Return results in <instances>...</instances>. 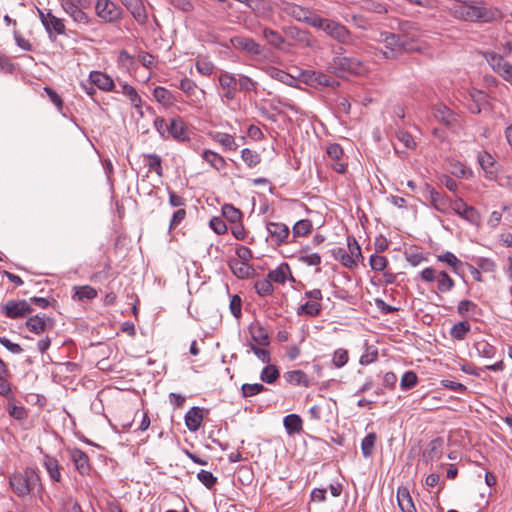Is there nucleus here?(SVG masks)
<instances>
[{"instance_id": "obj_1", "label": "nucleus", "mask_w": 512, "mask_h": 512, "mask_svg": "<svg viewBox=\"0 0 512 512\" xmlns=\"http://www.w3.org/2000/svg\"><path fill=\"white\" fill-rule=\"evenodd\" d=\"M9 484L13 492L19 497L28 496L38 485L41 478L35 469L27 467L22 473L15 472L9 478Z\"/></svg>"}, {"instance_id": "obj_2", "label": "nucleus", "mask_w": 512, "mask_h": 512, "mask_svg": "<svg viewBox=\"0 0 512 512\" xmlns=\"http://www.w3.org/2000/svg\"><path fill=\"white\" fill-rule=\"evenodd\" d=\"M312 27L324 31L329 37L341 44H350L352 42L350 30L335 20L322 18L317 15L312 20Z\"/></svg>"}, {"instance_id": "obj_3", "label": "nucleus", "mask_w": 512, "mask_h": 512, "mask_svg": "<svg viewBox=\"0 0 512 512\" xmlns=\"http://www.w3.org/2000/svg\"><path fill=\"white\" fill-rule=\"evenodd\" d=\"M420 278L426 283L436 282L439 293H448L455 287L454 280L445 272L433 267H427L420 272Z\"/></svg>"}, {"instance_id": "obj_4", "label": "nucleus", "mask_w": 512, "mask_h": 512, "mask_svg": "<svg viewBox=\"0 0 512 512\" xmlns=\"http://www.w3.org/2000/svg\"><path fill=\"white\" fill-rule=\"evenodd\" d=\"M39 19L45 28L48 38L55 41L59 35L65 34L66 26L64 19L55 16L51 10L37 9Z\"/></svg>"}, {"instance_id": "obj_5", "label": "nucleus", "mask_w": 512, "mask_h": 512, "mask_svg": "<svg viewBox=\"0 0 512 512\" xmlns=\"http://www.w3.org/2000/svg\"><path fill=\"white\" fill-rule=\"evenodd\" d=\"M454 14L457 18L470 22H490L492 20L491 11L483 5L458 6L455 7Z\"/></svg>"}, {"instance_id": "obj_6", "label": "nucleus", "mask_w": 512, "mask_h": 512, "mask_svg": "<svg viewBox=\"0 0 512 512\" xmlns=\"http://www.w3.org/2000/svg\"><path fill=\"white\" fill-rule=\"evenodd\" d=\"M484 57L491 69L512 86V64L494 51L485 52Z\"/></svg>"}, {"instance_id": "obj_7", "label": "nucleus", "mask_w": 512, "mask_h": 512, "mask_svg": "<svg viewBox=\"0 0 512 512\" xmlns=\"http://www.w3.org/2000/svg\"><path fill=\"white\" fill-rule=\"evenodd\" d=\"M329 69L339 76H344L345 73L361 74L365 70L358 59L341 56L333 58Z\"/></svg>"}, {"instance_id": "obj_8", "label": "nucleus", "mask_w": 512, "mask_h": 512, "mask_svg": "<svg viewBox=\"0 0 512 512\" xmlns=\"http://www.w3.org/2000/svg\"><path fill=\"white\" fill-rule=\"evenodd\" d=\"M179 89L186 95L190 106L198 109L202 108L206 92L199 88L193 80L189 78L182 79Z\"/></svg>"}, {"instance_id": "obj_9", "label": "nucleus", "mask_w": 512, "mask_h": 512, "mask_svg": "<svg viewBox=\"0 0 512 512\" xmlns=\"http://www.w3.org/2000/svg\"><path fill=\"white\" fill-rule=\"evenodd\" d=\"M0 311L9 319H20L30 315L33 308L26 300H8L0 306Z\"/></svg>"}, {"instance_id": "obj_10", "label": "nucleus", "mask_w": 512, "mask_h": 512, "mask_svg": "<svg viewBox=\"0 0 512 512\" xmlns=\"http://www.w3.org/2000/svg\"><path fill=\"white\" fill-rule=\"evenodd\" d=\"M95 13L106 23H114L122 18V9L111 0H97Z\"/></svg>"}, {"instance_id": "obj_11", "label": "nucleus", "mask_w": 512, "mask_h": 512, "mask_svg": "<svg viewBox=\"0 0 512 512\" xmlns=\"http://www.w3.org/2000/svg\"><path fill=\"white\" fill-rule=\"evenodd\" d=\"M278 7L286 15L291 16L297 21L305 22L311 27L313 18L317 17L309 9L288 1H281Z\"/></svg>"}, {"instance_id": "obj_12", "label": "nucleus", "mask_w": 512, "mask_h": 512, "mask_svg": "<svg viewBox=\"0 0 512 512\" xmlns=\"http://www.w3.org/2000/svg\"><path fill=\"white\" fill-rule=\"evenodd\" d=\"M352 240H353L354 246L351 245V240H350V238H348V246H349L350 252H347L346 249L341 248V247L334 248L331 251L333 257L336 260H339L342 265H344L345 267L350 268V269L356 267V265H357L355 256L356 257L361 256V250H360L359 245H357L354 238Z\"/></svg>"}, {"instance_id": "obj_13", "label": "nucleus", "mask_w": 512, "mask_h": 512, "mask_svg": "<svg viewBox=\"0 0 512 512\" xmlns=\"http://www.w3.org/2000/svg\"><path fill=\"white\" fill-rule=\"evenodd\" d=\"M380 41L385 44L386 50L383 51L385 58H395L405 49L406 40L398 34L388 32L381 33Z\"/></svg>"}, {"instance_id": "obj_14", "label": "nucleus", "mask_w": 512, "mask_h": 512, "mask_svg": "<svg viewBox=\"0 0 512 512\" xmlns=\"http://www.w3.org/2000/svg\"><path fill=\"white\" fill-rule=\"evenodd\" d=\"M305 297L308 299L303 305L298 308V314H307L309 316H318L321 312V300L323 298L320 289H313L305 292Z\"/></svg>"}, {"instance_id": "obj_15", "label": "nucleus", "mask_w": 512, "mask_h": 512, "mask_svg": "<svg viewBox=\"0 0 512 512\" xmlns=\"http://www.w3.org/2000/svg\"><path fill=\"white\" fill-rule=\"evenodd\" d=\"M451 210L472 225H479L481 222V215L478 210L473 206L467 205L461 198L453 200Z\"/></svg>"}, {"instance_id": "obj_16", "label": "nucleus", "mask_w": 512, "mask_h": 512, "mask_svg": "<svg viewBox=\"0 0 512 512\" xmlns=\"http://www.w3.org/2000/svg\"><path fill=\"white\" fill-rule=\"evenodd\" d=\"M219 86L222 90L220 94L223 102L229 103L236 98L237 94V79L229 72H222L218 76Z\"/></svg>"}, {"instance_id": "obj_17", "label": "nucleus", "mask_w": 512, "mask_h": 512, "mask_svg": "<svg viewBox=\"0 0 512 512\" xmlns=\"http://www.w3.org/2000/svg\"><path fill=\"white\" fill-rule=\"evenodd\" d=\"M168 131L169 138H172L179 143H185L190 140L188 127L180 116L170 119Z\"/></svg>"}, {"instance_id": "obj_18", "label": "nucleus", "mask_w": 512, "mask_h": 512, "mask_svg": "<svg viewBox=\"0 0 512 512\" xmlns=\"http://www.w3.org/2000/svg\"><path fill=\"white\" fill-rule=\"evenodd\" d=\"M27 329L34 334H42L54 327V320L44 314H37L26 321Z\"/></svg>"}, {"instance_id": "obj_19", "label": "nucleus", "mask_w": 512, "mask_h": 512, "mask_svg": "<svg viewBox=\"0 0 512 512\" xmlns=\"http://www.w3.org/2000/svg\"><path fill=\"white\" fill-rule=\"evenodd\" d=\"M62 9L73 19V21L79 25H89L91 18L83 11L84 7L76 6L68 0H61Z\"/></svg>"}, {"instance_id": "obj_20", "label": "nucleus", "mask_w": 512, "mask_h": 512, "mask_svg": "<svg viewBox=\"0 0 512 512\" xmlns=\"http://www.w3.org/2000/svg\"><path fill=\"white\" fill-rule=\"evenodd\" d=\"M266 227L269 236L276 245H281L287 242L290 234V230L287 225L278 222H268Z\"/></svg>"}, {"instance_id": "obj_21", "label": "nucleus", "mask_w": 512, "mask_h": 512, "mask_svg": "<svg viewBox=\"0 0 512 512\" xmlns=\"http://www.w3.org/2000/svg\"><path fill=\"white\" fill-rule=\"evenodd\" d=\"M427 191L429 193L431 204L437 211L447 213L451 209L453 200L436 191L429 185H427Z\"/></svg>"}, {"instance_id": "obj_22", "label": "nucleus", "mask_w": 512, "mask_h": 512, "mask_svg": "<svg viewBox=\"0 0 512 512\" xmlns=\"http://www.w3.org/2000/svg\"><path fill=\"white\" fill-rule=\"evenodd\" d=\"M70 459L74 463L76 470L85 475L90 470L89 458L87 454L78 448H73L69 450Z\"/></svg>"}, {"instance_id": "obj_23", "label": "nucleus", "mask_w": 512, "mask_h": 512, "mask_svg": "<svg viewBox=\"0 0 512 512\" xmlns=\"http://www.w3.org/2000/svg\"><path fill=\"white\" fill-rule=\"evenodd\" d=\"M42 465L46 469L49 478L53 482H60L62 480L61 467L59 461L47 453L43 454Z\"/></svg>"}, {"instance_id": "obj_24", "label": "nucleus", "mask_w": 512, "mask_h": 512, "mask_svg": "<svg viewBox=\"0 0 512 512\" xmlns=\"http://www.w3.org/2000/svg\"><path fill=\"white\" fill-rule=\"evenodd\" d=\"M434 117L447 127H453L458 122V116L443 104L436 105L433 111Z\"/></svg>"}, {"instance_id": "obj_25", "label": "nucleus", "mask_w": 512, "mask_h": 512, "mask_svg": "<svg viewBox=\"0 0 512 512\" xmlns=\"http://www.w3.org/2000/svg\"><path fill=\"white\" fill-rule=\"evenodd\" d=\"M89 79L91 81V84L97 86L102 91H113L115 84L113 79L100 71H92L89 75Z\"/></svg>"}, {"instance_id": "obj_26", "label": "nucleus", "mask_w": 512, "mask_h": 512, "mask_svg": "<svg viewBox=\"0 0 512 512\" xmlns=\"http://www.w3.org/2000/svg\"><path fill=\"white\" fill-rule=\"evenodd\" d=\"M184 419L188 430L191 432H196L200 428L203 421L202 409L199 407H192L187 411Z\"/></svg>"}, {"instance_id": "obj_27", "label": "nucleus", "mask_w": 512, "mask_h": 512, "mask_svg": "<svg viewBox=\"0 0 512 512\" xmlns=\"http://www.w3.org/2000/svg\"><path fill=\"white\" fill-rule=\"evenodd\" d=\"M232 44L237 49H242L250 54L259 55L262 51L261 46L249 37H235Z\"/></svg>"}, {"instance_id": "obj_28", "label": "nucleus", "mask_w": 512, "mask_h": 512, "mask_svg": "<svg viewBox=\"0 0 512 512\" xmlns=\"http://www.w3.org/2000/svg\"><path fill=\"white\" fill-rule=\"evenodd\" d=\"M228 264L232 273L239 279L249 278L254 273L253 267L247 262L230 259Z\"/></svg>"}, {"instance_id": "obj_29", "label": "nucleus", "mask_w": 512, "mask_h": 512, "mask_svg": "<svg viewBox=\"0 0 512 512\" xmlns=\"http://www.w3.org/2000/svg\"><path fill=\"white\" fill-rule=\"evenodd\" d=\"M209 137L226 150L235 151L238 148V144L236 143L234 136L231 134L212 131L209 133Z\"/></svg>"}, {"instance_id": "obj_30", "label": "nucleus", "mask_w": 512, "mask_h": 512, "mask_svg": "<svg viewBox=\"0 0 512 512\" xmlns=\"http://www.w3.org/2000/svg\"><path fill=\"white\" fill-rule=\"evenodd\" d=\"M306 81L310 84H317L325 87H333L338 82L331 76L322 72L310 71L306 73Z\"/></svg>"}, {"instance_id": "obj_31", "label": "nucleus", "mask_w": 512, "mask_h": 512, "mask_svg": "<svg viewBox=\"0 0 512 512\" xmlns=\"http://www.w3.org/2000/svg\"><path fill=\"white\" fill-rule=\"evenodd\" d=\"M268 277L272 280V282L279 284H284L288 277L294 281L290 267L287 263H282L276 269L270 271L268 273Z\"/></svg>"}, {"instance_id": "obj_32", "label": "nucleus", "mask_w": 512, "mask_h": 512, "mask_svg": "<svg viewBox=\"0 0 512 512\" xmlns=\"http://www.w3.org/2000/svg\"><path fill=\"white\" fill-rule=\"evenodd\" d=\"M249 332L252 341L259 346H268L270 344V338L266 329L260 324H253L249 327Z\"/></svg>"}, {"instance_id": "obj_33", "label": "nucleus", "mask_w": 512, "mask_h": 512, "mask_svg": "<svg viewBox=\"0 0 512 512\" xmlns=\"http://www.w3.org/2000/svg\"><path fill=\"white\" fill-rule=\"evenodd\" d=\"M477 160L487 177L492 178L495 174V159L486 151L478 153Z\"/></svg>"}, {"instance_id": "obj_34", "label": "nucleus", "mask_w": 512, "mask_h": 512, "mask_svg": "<svg viewBox=\"0 0 512 512\" xmlns=\"http://www.w3.org/2000/svg\"><path fill=\"white\" fill-rule=\"evenodd\" d=\"M284 379L291 385L308 387L310 381L308 376L302 370H292L284 374Z\"/></svg>"}, {"instance_id": "obj_35", "label": "nucleus", "mask_w": 512, "mask_h": 512, "mask_svg": "<svg viewBox=\"0 0 512 512\" xmlns=\"http://www.w3.org/2000/svg\"><path fill=\"white\" fill-rule=\"evenodd\" d=\"M155 100L165 107H171L176 102V98L171 91L165 87L158 86L153 90Z\"/></svg>"}, {"instance_id": "obj_36", "label": "nucleus", "mask_w": 512, "mask_h": 512, "mask_svg": "<svg viewBox=\"0 0 512 512\" xmlns=\"http://www.w3.org/2000/svg\"><path fill=\"white\" fill-rule=\"evenodd\" d=\"M397 501H398V505H399L400 509L403 512H416L412 498H411L409 491L406 487L398 488Z\"/></svg>"}, {"instance_id": "obj_37", "label": "nucleus", "mask_w": 512, "mask_h": 512, "mask_svg": "<svg viewBox=\"0 0 512 512\" xmlns=\"http://www.w3.org/2000/svg\"><path fill=\"white\" fill-rule=\"evenodd\" d=\"M283 424L289 435L298 434L302 431L303 421L297 414H289L285 416Z\"/></svg>"}, {"instance_id": "obj_38", "label": "nucleus", "mask_w": 512, "mask_h": 512, "mask_svg": "<svg viewBox=\"0 0 512 512\" xmlns=\"http://www.w3.org/2000/svg\"><path fill=\"white\" fill-rule=\"evenodd\" d=\"M437 260L449 265L456 274H460L464 266V263L458 259L455 254L449 251L437 255Z\"/></svg>"}, {"instance_id": "obj_39", "label": "nucleus", "mask_w": 512, "mask_h": 512, "mask_svg": "<svg viewBox=\"0 0 512 512\" xmlns=\"http://www.w3.org/2000/svg\"><path fill=\"white\" fill-rule=\"evenodd\" d=\"M202 158L210 164L211 167L220 171L225 168L226 161L225 159L218 153L212 150H204L202 153Z\"/></svg>"}, {"instance_id": "obj_40", "label": "nucleus", "mask_w": 512, "mask_h": 512, "mask_svg": "<svg viewBox=\"0 0 512 512\" xmlns=\"http://www.w3.org/2000/svg\"><path fill=\"white\" fill-rule=\"evenodd\" d=\"M73 299L78 301L92 300L97 297V290L89 285L74 286Z\"/></svg>"}, {"instance_id": "obj_41", "label": "nucleus", "mask_w": 512, "mask_h": 512, "mask_svg": "<svg viewBox=\"0 0 512 512\" xmlns=\"http://www.w3.org/2000/svg\"><path fill=\"white\" fill-rule=\"evenodd\" d=\"M262 34L267 43L276 49H281L285 43L284 37L278 31L271 28H264Z\"/></svg>"}, {"instance_id": "obj_42", "label": "nucleus", "mask_w": 512, "mask_h": 512, "mask_svg": "<svg viewBox=\"0 0 512 512\" xmlns=\"http://www.w3.org/2000/svg\"><path fill=\"white\" fill-rule=\"evenodd\" d=\"M124 6L131 12L132 16L139 23H144L147 19L144 6L140 0H133L131 4H124Z\"/></svg>"}, {"instance_id": "obj_43", "label": "nucleus", "mask_w": 512, "mask_h": 512, "mask_svg": "<svg viewBox=\"0 0 512 512\" xmlns=\"http://www.w3.org/2000/svg\"><path fill=\"white\" fill-rule=\"evenodd\" d=\"M471 325L468 321H460L450 329V336L455 340H463L470 332Z\"/></svg>"}, {"instance_id": "obj_44", "label": "nucleus", "mask_w": 512, "mask_h": 512, "mask_svg": "<svg viewBox=\"0 0 512 512\" xmlns=\"http://www.w3.org/2000/svg\"><path fill=\"white\" fill-rule=\"evenodd\" d=\"M474 347L477 355L483 358H492L496 352L495 347L489 344L486 340L476 341Z\"/></svg>"}, {"instance_id": "obj_45", "label": "nucleus", "mask_w": 512, "mask_h": 512, "mask_svg": "<svg viewBox=\"0 0 512 512\" xmlns=\"http://www.w3.org/2000/svg\"><path fill=\"white\" fill-rule=\"evenodd\" d=\"M377 436L375 433L367 434L361 442V451L365 458L372 456L375 448Z\"/></svg>"}, {"instance_id": "obj_46", "label": "nucleus", "mask_w": 512, "mask_h": 512, "mask_svg": "<svg viewBox=\"0 0 512 512\" xmlns=\"http://www.w3.org/2000/svg\"><path fill=\"white\" fill-rule=\"evenodd\" d=\"M222 214L232 224L241 222L242 213L238 208L234 207L232 204H224L222 206Z\"/></svg>"}, {"instance_id": "obj_47", "label": "nucleus", "mask_w": 512, "mask_h": 512, "mask_svg": "<svg viewBox=\"0 0 512 512\" xmlns=\"http://www.w3.org/2000/svg\"><path fill=\"white\" fill-rule=\"evenodd\" d=\"M298 261L308 266H319L321 256L318 253H308L307 249H302L298 254Z\"/></svg>"}, {"instance_id": "obj_48", "label": "nucleus", "mask_w": 512, "mask_h": 512, "mask_svg": "<svg viewBox=\"0 0 512 512\" xmlns=\"http://www.w3.org/2000/svg\"><path fill=\"white\" fill-rule=\"evenodd\" d=\"M279 370L275 365H267L263 368L260 374V379L267 383L272 384L279 378Z\"/></svg>"}, {"instance_id": "obj_49", "label": "nucleus", "mask_w": 512, "mask_h": 512, "mask_svg": "<svg viewBox=\"0 0 512 512\" xmlns=\"http://www.w3.org/2000/svg\"><path fill=\"white\" fill-rule=\"evenodd\" d=\"M269 75L272 78H274L284 84H287L289 86H293L294 83L296 82V79L292 75L288 74L287 72H285L281 69L275 68V67H272L269 69Z\"/></svg>"}, {"instance_id": "obj_50", "label": "nucleus", "mask_w": 512, "mask_h": 512, "mask_svg": "<svg viewBox=\"0 0 512 512\" xmlns=\"http://www.w3.org/2000/svg\"><path fill=\"white\" fill-rule=\"evenodd\" d=\"M196 69L204 76H210L215 69L214 64L206 57L199 56L196 59Z\"/></svg>"}, {"instance_id": "obj_51", "label": "nucleus", "mask_w": 512, "mask_h": 512, "mask_svg": "<svg viewBox=\"0 0 512 512\" xmlns=\"http://www.w3.org/2000/svg\"><path fill=\"white\" fill-rule=\"evenodd\" d=\"M312 222L308 219H302L297 221L293 228V235L296 237H302L308 235L312 231Z\"/></svg>"}, {"instance_id": "obj_52", "label": "nucleus", "mask_w": 512, "mask_h": 512, "mask_svg": "<svg viewBox=\"0 0 512 512\" xmlns=\"http://www.w3.org/2000/svg\"><path fill=\"white\" fill-rule=\"evenodd\" d=\"M120 92L129 98L131 104L134 107L139 108L141 106V97L133 86L129 84H123L122 90Z\"/></svg>"}, {"instance_id": "obj_53", "label": "nucleus", "mask_w": 512, "mask_h": 512, "mask_svg": "<svg viewBox=\"0 0 512 512\" xmlns=\"http://www.w3.org/2000/svg\"><path fill=\"white\" fill-rule=\"evenodd\" d=\"M144 157L148 159L149 170L154 171L159 177L163 175L162 159L157 154H144Z\"/></svg>"}, {"instance_id": "obj_54", "label": "nucleus", "mask_w": 512, "mask_h": 512, "mask_svg": "<svg viewBox=\"0 0 512 512\" xmlns=\"http://www.w3.org/2000/svg\"><path fill=\"white\" fill-rule=\"evenodd\" d=\"M254 287L260 296H268L273 293L272 280L269 277L267 279L257 280Z\"/></svg>"}, {"instance_id": "obj_55", "label": "nucleus", "mask_w": 512, "mask_h": 512, "mask_svg": "<svg viewBox=\"0 0 512 512\" xmlns=\"http://www.w3.org/2000/svg\"><path fill=\"white\" fill-rule=\"evenodd\" d=\"M265 390H266V388L261 383H254V384L245 383L241 387V394L243 397L247 398V397L255 396Z\"/></svg>"}, {"instance_id": "obj_56", "label": "nucleus", "mask_w": 512, "mask_h": 512, "mask_svg": "<svg viewBox=\"0 0 512 512\" xmlns=\"http://www.w3.org/2000/svg\"><path fill=\"white\" fill-rule=\"evenodd\" d=\"M241 158L251 168L258 165L261 161L259 154L248 148H244L241 151Z\"/></svg>"}, {"instance_id": "obj_57", "label": "nucleus", "mask_w": 512, "mask_h": 512, "mask_svg": "<svg viewBox=\"0 0 512 512\" xmlns=\"http://www.w3.org/2000/svg\"><path fill=\"white\" fill-rule=\"evenodd\" d=\"M349 360L348 351L343 348L336 349L333 353L332 363L336 368H342Z\"/></svg>"}, {"instance_id": "obj_58", "label": "nucleus", "mask_w": 512, "mask_h": 512, "mask_svg": "<svg viewBox=\"0 0 512 512\" xmlns=\"http://www.w3.org/2000/svg\"><path fill=\"white\" fill-rule=\"evenodd\" d=\"M153 127L159 133L160 137L163 139H169V122H167L163 117H156L153 121Z\"/></svg>"}, {"instance_id": "obj_59", "label": "nucleus", "mask_w": 512, "mask_h": 512, "mask_svg": "<svg viewBox=\"0 0 512 512\" xmlns=\"http://www.w3.org/2000/svg\"><path fill=\"white\" fill-rule=\"evenodd\" d=\"M418 378L415 372L407 371L403 374L400 386L403 390H409L417 384Z\"/></svg>"}, {"instance_id": "obj_60", "label": "nucleus", "mask_w": 512, "mask_h": 512, "mask_svg": "<svg viewBox=\"0 0 512 512\" xmlns=\"http://www.w3.org/2000/svg\"><path fill=\"white\" fill-rule=\"evenodd\" d=\"M369 262L371 269L378 272L383 271L388 265L387 258L378 254L371 255Z\"/></svg>"}, {"instance_id": "obj_61", "label": "nucleus", "mask_w": 512, "mask_h": 512, "mask_svg": "<svg viewBox=\"0 0 512 512\" xmlns=\"http://www.w3.org/2000/svg\"><path fill=\"white\" fill-rule=\"evenodd\" d=\"M197 479L208 489H211L217 482V477L206 470H200Z\"/></svg>"}, {"instance_id": "obj_62", "label": "nucleus", "mask_w": 512, "mask_h": 512, "mask_svg": "<svg viewBox=\"0 0 512 512\" xmlns=\"http://www.w3.org/2000/svg\"><path fill=\"white\" fill-rule=\"evenodd\" d=\"M7 411L9 415L19 421L25 420L27 418V411L23 406H17L12 403H8Z\"/></svg>"}, {"instance_id": "obj_63", "label": "nucleus", "mask_w": 512, "mask_h": 512, "mask_svg": "<svg viewBox=\"0 0 512 512\" xmlns=\"http://www.w3.org/2000/svg\"><path fill=\"white\" fill-rule=\"evenodd\" d=\"M237 84L239 85V88L241 91L244 92H251L256 91V82L253 81L250 77L246 75H240L239 79H237Z\"/></svg>"}, {"instance_id": "obj_64", "label": "nucleus", "mask_w": 512, "mask_h": 512, "mask_svg": "<svg viewBox=\"0 0 512 512\" xmlns=\"http://www.w3.org/2000/svg\"><path fill=\"white\" fill-rule=\"evenodd\" d=\"M478 306L470 300H461L457 306V312L459 315L464 316L467 313H475Z\"/></svg>"}]
</instances>
